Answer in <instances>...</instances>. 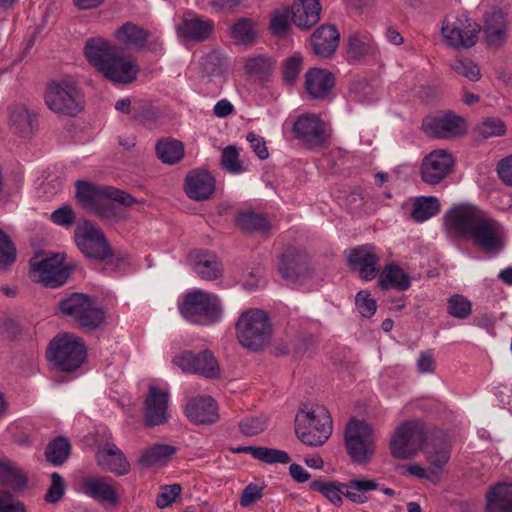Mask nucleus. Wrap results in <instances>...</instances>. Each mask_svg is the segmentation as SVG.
I'll return each mask as SVG.
<instances>
[{
  "label": "nucleus",
  "instance_id": "nucleus-1",
  "mask_svg": "<svg viewBox=\"0 0 512 512\" xmlns=\"http://www.w3.org/2000/svg\"><path fill=\"white\" fill-rule=\"evenodd\" d=\"M445 226L449 235L470 240L485 253L498 254L504 248L502 226L477 206H454L445 215Z\"/></svg>",
  "mask_w": 512,
  "mask_h": 512
},
{
  "label": "nucleus",
  "instance_id": "nucleus-2",
  "mask_svg": "<svg viewBox=\"0 0 512 512\" xmlns=\"http://www.w3.org/2000/svg\"><path fill=\"white\" fill-rule=\"evenodd\" d=\"M84 55L88 62L113 83L130 84L137 78L139 66L131 56L121 54L117 46L104 38L86 41Z\"/></svg>",
  "mask_w": 512,
  "mask_h": 512
},
{
  "label": "nucleus",
  "instance_id": "nucleus-3",
  "mask_svg": "<svg viewBox=\"0 0 512 512\" xmlns=\"http://www.w3.org/2000/svg\"><path fill=\"white\" fill-rule=\"evenodd\" d=\"M75 197L82 207L102 219L117 217V207L111 203L115 201L125 207L137 203V200L129 193L112 186L96 185L85 180H77L75 183Z\"/></svg>",
  "mask_w": 512,
  "mask_h": 512
},
{
  "label": "nucleus",
  "instance_id": "nucleus-4",
  "mask_svg": "<svg viewBox=\"0 0 512 512\" xmlns=\"http://www.w3.org/2000/svg\"><path fill=\"white\" fill-rule=\"evenodd\" d=\"M295 433L305 445H323L332 433V418L329 411L320 405L308 408L303 404L295 418Z\"/></svg>",
  "mask_w": 512,
  "mask_h": 512
},
{
  "label": "nucleus",
  "instance_id": "nucleus-5",
  "mask_svg": "<svg viewBox=\"0 0 512 512\" xmlns=\"http://www.w3.org/2000/svg\"><path fill=\"white\" fill-rule=\"evenodd\" d=\"M235 330L238 342L254 352L265 348L272 337V325L267 313L256 308L241 313Z\"/></svg>",
  "mask_w": 512,
  "mask_h": 512
},
{
  "label": "nucleus",
  "instance_id": "nucleus-6",
  "mask_svg": "<svg viewBox=\"0 0 512 512\" xmlns=\"http://www.w3.org/2000/svg\"><path fill=\"white\" fill-rule=\"evenodd\" d=\"M57 308L62 316L73 320L77 327L94 331L105 321L106 313L103 308L96 306L92 297L84 293H71L62 298Z\"/></svg>",
  "mask_w": 512,
  "mask_h": 512
},
{
  "label": "nucleus",
  "instance_id": "nucleus-7",
  "mask_svg": "<svg viewBox=\"0 0 512 512\" xmlns=\"http://www.w3.org/2000/svg\"><path fill=\"white\" fill-rule=\"evenodd\" d=\"M179 312L191 324L210 326L221 319L223 308L217 295L197 289L184 296Z\"/></svg>",
  "mask_w": 512,
  "mask_h": 512
},
{
  "label": "nucleus",
  "instance_id": "nucleus-8",
  "mask_svg": "<svg viewBox=\"0 0 512 512\" xmlns=\"http://www.w3.org/2000/svg\"><path fill=\"white\" fill-rule=\"evenodd\" d=\"M87 350L83 340L71 333L55 336L49 343L46 358L56 369L73 372L85 362Z\"/></svg>",
  "mask_w": 512,
  "mask_h": 512
},
{
  "label": "nucleus",
  "instance_id": "nucleus-9",
  "mask_svg": "<svg viewBox=\"0 0 512 512\" xmlns=\"http://www.w3.org/2000/svg\"><path fill=\"white\" fill-rule=\"evenodd\" d=\"M45 103L54 113L74 117L83 111L85 98L81 89L72 80L51 81L45 91Z\"/></svg>",
  "mask_w": 512,
  "mask_h": 512
},
{
  "label": "nucleus",
  "instance_id": "nucleus-10",
  "mask_svg": "<svg viewBox=\"0 0 512 512\" xmlns=\"http://www.w3.org/2000/svg\"><path fill=\"white\" fill-rule=\"evenodd\" d=\"M345 445L352 461L367 464L375 453L374 431L364 421L351 419L345 428Z\"/></svg>",
  "mask_w": 512,
  "mask_h": 512
},
{
  "label": "nucleus",
  "instance_id": "nucleus-11",
  "mask_svg": "<svg viewBox=\"0 0 512 512\" xmlns=\"http://www.w3.org/2000/svg\"><path fill=\"white\" fill-rule=\"evenodd\" d=\"M75 243L81 253L88 259L103 262L114 256L113 248L103 231L90 220L75 229Z\"/></svg>",
  "mask_w": 512,
  "mask_h": 512
},
{
  "label": "nucleus",
  "instance_id": "nucleus-12",
  "mask_svg": "<svg viewBox=\"0 0 512 512\" xmlns=\"http://www.w3.org/2000/svg\"><path fill=\"white\" fill-rule=\"evenodd\" d=\"M425 440V431L418 422H405L390 439V453L395 459H411L422 449Z\"/></svg>",
  "mask_w": 512,
  "mask_h": 512
},
{
  "label": "nucleus",
  "instance_id": "nucleus-13",
  "mask_svg": "<svg viewBox=\"0 0 512 512\" xmlns=\"http://www.w3.org/2000/svg\"><path fill=\"white\" fill-rule=\"evenodd\" d=\"M292 134L308 149H321L329 141L326 123L315 114L298 116L292 126Z\"/></svg>",
  "mask_w": 512,
  "mask_h": 512
},
{
  "label": "nucleus",
  "instance_id": "nucleus-14",
  "mask_svg": "<svg viewBox=\"0 0 512 512\" xmlns=\"http://www.w3.org/2000/svg\"><path fill=\"white\" fill-rule=\"evenodd\" d=\"M480 31V25L466 16L444 21L441 29L447 44L455 49L473 47L478 41Z\"/></svg>",
  "mask_w": 512,
  "mask_h": 512
},
{
  "label": "nucleus",
  "instance_id": "nucleus-15",
  "mask_svg": "<svg viewBox=\"0 0 512 512\" xmlns=\"http://www.w3.org/2000/svg\"><path fill=\"white\" fill-rule=\"evenodd\" d=\"M172 362L185 373L198 374L209 379H216L220 375L218 361L209 350L197 354L184 351L175 356Z\"/></svg>",
  "mask_w": 512,
  "mask_h": 512
},
{
  "label": "nucleus",
  "instance_id": "nucleus-16",
  "mask_svg": "<svg viewBox=\"0 0 512 512\" xmlns=\"http://www.w3.org/2000/svg\"><path fill=\"white\" fill-rule=\"evenodd\" d=\"M452 154L443 149H437L427 154L420 166V175L424 183L437 185L441 183L454 168Z\"/></svg>",
  "mask_w": 512,
  "mask_h": 512
},
{
  "label": "nucleus",
  "instance_id": "nucleus-17",
  "mask_svg": "<svg viewBox=\"0 0 512 512\" xmlns=\"http://www.w3.org/2000/svg\"><path fill=\"white\" fill-rule=\"evenodd\" d=\"M421 450L431 468V474L439 476L451 457L452 440L446 432L435 431L423 444Z\"/></svg>",
  "mask_w": 512,
  "mask_h": 512
},
{
  "label": "nucleus",
  "instance_id": "nucleus-18",
  "mask_svg": "<svg viewBox=\"0 0 512 512\" xmlns=\"http://www.w3.org/2000/svg\"><path fill=\"white\" fill-rule=\"evenodd\" d=\"M347 265L359 274L362 280L368 281L376 277L380 258L375 247L369 244L360 245L345 251Z\"/></svg>",
  "mask_w": 512,
  "mask_h": 512
},
{
  "label": "nucleus",
  "instance_id": "nucleus-19",
  "mask_svg": "<svg viewBox=\"0 0 512 512\" xmlns=\"http://www.w3.org/2000/svg\"><path fill=\"white\" fill-rule=\"evenodd\" d=\"M32 270L39 274L40 281L47 287L63 285L70 276V268L64 266L58 255L40 258L36 255L30 261Z\"/></svg>",
  "mask_w": 512,
  "mask_h": 512
},
{
  "label": "nucleus",
  "instance_id": "nucleus-20",
  "mask_svg": "<svg viewBox=\"0 0 512 512\" xmlns=\"http://www.w3.org/2000/svg\"><path fill=\"white\" fill-rule=\"evenodd\" d=\"M463 123L461 117L451 113L427 116L423 119L422 130L432 138L451 139L462 133Z\"/></svg>",
  "mask_w": 512,
  "mask_h": 512
},
{
  "label": "nucleus",
  "instance_id": "nucleus-21",
  "mask_svg": "<svg viewBox=\"0 0 512 512\" xmlns=\"http://www.w3.org/2000/svg\"><path fill=\"white\" fill-rule=\"evenodd\" d=\"M168 401V392L162 391L156 386H151L149 388L144 401L143 422L145 426H158L165 424L168 421Z\"/></svg>",
  "mask_w": 512,
  "mask_h": 512
},
{
  "label": "nucleus",
  "instance_id": "nucleus-22",
  "mask_svg": "<svg viewBox=\"0 0 512 512\" xmlns=\"http://www.w3.org/2000/svg\"><path fill=\"white\" fill-rule=\"evenodd\" d=\"M278 271L285 280H298L309 272L308 255L297 248H287L279 259Z\"/></svg>",
  "mask_w": 512,
  "mask_h": 512
},
{
  "label": "nucleus",
  "instance_id": "nucleus-23",
  "mask_svg": "<svg viewBox=\"0 0 512 512\" xmlns=\"http://www.w3.org/2000/svg\"><path fill=\"white\" fill-rule=\"evenodd\" d=\"M188 261L194 272L204 280L212 281L222 276V263L215 254L207 250L191 251Z\"/></svg>",
  "mask_w": 512,
  "mask_h": 512
},
{
  "label": "nucleus",
  "instance_id": "nucleus-24",
  "mask_svg": "<svg viewBox=\"0 0 512 512\" xmlns=\"http://www.w3.org/2000/svg\"><path fill=\"white\" fill-rule=\"evenodd\" d=\"M184 190L190 199L207 200L214 193L215 179L205 170H192L185 178Z\"/></svg>",
  "mask_w": 512,
  "mask_h": 512
},
{
  "label": "nucleus",
  "instance_id": "nucleus-25",
  "mask_svg": "<svg viewBox=\"0 0 512 512\" xmlns=\"http://www.w3.org/2000/svg\"><path fill=\"white\" fill-rule=\"evenodd\" d=\"M96 462L103 470L117 476H124L130 472L131 466L125 454L114 444L106 443L96 452Z\"/></svg>",
  "mask_w": 512,
  "mask_h": 512
},
{
  "label": "nucleus",
  "instance_id": "nucleus-26",
  "mask_svg": "<svg viewBox=\"0 0 512 512\" xmlns=\"http://www.w3.org/2000/svg\"><path fill=\"white\" fill-rule=\"evenodd\" d=\"M113 484L110 477H86L82 480L81 491L97 502L116 505L118 497Z\"/></svg>",
  "mask_w": 512,
  "mask_h": 512
},
{
  "label": "nucleus",
  "instance_id": "nucleus-27",
  "mask_svg": "<svg viewBox=\"0 0 512 512\" xmlns=\"http://www.w3.org/2000/svg\"><path fill=\"white\" fill-rule=\"evenodd\" d=\"M379 52L372 35L366 31H355L347 37V56L351 61L374 58Z\"/></svg>",
  "mask_w": 512,
  "mask_h": 512
},
{
  "label": "nucleus",
  "instance_id": "nucleus-28",
  "mask_svg": "<svg viewBox=\"0 0 512 512\" xmlns=\"http://www.w3.org/2000/svg\"><path fill=\"white\" fill-rule=\"evenodd\" d=\"M184 413L195 424H210L218 419L216 402L210 396L190 399L185 406Z\"/></svg>",
  "mask_w": 512,
  "mask_h": 512
},
{
  "label": "nucleus",
  "instance_id": "nucleus-29",
  "mask_svg": "<svg viewBox=\"0 0 512 512\" xmlns=\"http://www.w3.org/2000/svg\"><path fill=\"white\" fill-rule=\"evenodd\" d=\"M334 86V75L324 69L312 68L305 75V89L312 99H326Z\"/></svg>",
  "mask_w": 512,
  "mask_h": 512
},
{
  "label": "nucleus",
  "instance_id": "nucleus-30",
  "mask_svg": "<svg viewBox=\"0 0 512 512\" xmlns=\"http://www.w3.org/2000/svg\"><path fill=\"white\" fill-rule=\"evenodd\" d=\"M340 34L333 25H321L311 36V45L315 55L330 57L338 47Z\"/></svg>",
  "mask_w": 512,
  "mask_h": 512
},
{
  "label": "nucleus",
  "instance_id": "nucleus-31",
  "mask_svg": "<svg viewBox=\"0 0 512 512\" xmlns=\"http://www.w3.org/2000/svg\"><path fill=\"white\" fill-rule=\"evenodd\" d=\"M290 11L293 24L300 29L308 30L318 23L321 5L318 0H299Z\"/></svg>",
  "mask_w": 512,
  "mask_h": 512
},
{
  "label": "nucleus",
  "instance_id": "nucleus-32",
  "mask_svg": "<svg viewBox=\"0 0 512 512\" xmlns=\"http://www.w3.org/2000/svg\"><path fill=\"white\" fill-rule=\"evenodd\" d=\"M483 31L488 46L499 48L507 38L505 17L501 11L486 14Z\"/></svg>",
  "mask_w": 512,
  "mask_h": 512
},
{
  "label": "nucleus",
  "instance_id": "nucleus-33",
  "mask_svg": "<svg viewBox=\"0 0 512 512\" xmlns=\"http://www.w3.org/2000/svg\"><path fill=\"white\" fill-rule=\"evenodd\" d=\"M214 29L211 20H204L198 16L184 18L178 26L180 36L187 40L202 42L210 37Z\"/></svg>",
  "mask_w": 512,
  "mask_h": 512
},
{
  "label": "nucleus",
  "instance_id": "nucleus-34",
  "mask_svg": "<svg viewBox=\"0 0 512 512\" xmlns=\"http://www.w3.org/2000/svg\"><path fill=\"white\" fill-rule=\"evenodd\" d=\"M486 512H512V483H497L486 495Z\"/></svg>",
  "mask_w": 512,
  "mask_h": 512
},
{
  "label": "nucleus",
  "instance_id": "nucleus-35",
  "mask_svg": "<svg viewBox=\"0 0 512 512\" xmlns=\"http://www.w3.org/2000/svg\"><path fill=\"white\" fill-rule=\"evenodd\" d=\"M9 123L14 133L20 137H30L36 126V115L25 106H15L10 109Z\"/></svg>",
  "mask_w": 512,
  "mask_h": 512
},
{
  "label": "nucleus",
  "instance_id": "nucleus-36",
  "mask_svg": "<svg viewBox=\"0 0 512 512\" xmlns=\"http://www.w3.org/2000/svg\"><path fill=\"white\" fill-rule=\"evenodd\" d=\"M114 36L125 47L141 49L145 46L150 32L132 22H127L114 32Z\"/></svg>",
  "mask_w": 512,
  "mask_h": 512
},
{
  "label": "nucleus",
  "instance_id": "nucleus-37",
  "mask_svg": "<svg viewBox=\"0 0 512 512\" xmlns=\"http://www.w3.org/2000/svg\"><path fill=\"white\" fill-rule=\"evenodd\" d=\"M177 448L169 444H155L142 452L137 463L142 468L164 465L176 453Z\"/></svg>",
  "mask_w": 512,
  "mask_h": 512
},
{
  "label": "nucleus",
  "instance_id": "nucleus-38",
  "mask_svg": "<svg viewBox=\"0 0 512 512\" xmlns=\"http://www.w3.org/2000/svg\"><path fill=\"white\" fill-rule=\"evenodd\" d=\"M378 285L386 290L390 287L406 291L411 285L410 277L397 265H387L378 279Z\"/></svg>",
  "mask_w": 512,
  "mask_h": 512
},
{
  "label": "nucleus",
  "instance_id": "nucleus-39",
  "mask_svg": "<svg viewBox=\"0 0 512 512\" xmlns=\"http://www.w3.org/2000/svg\"><path fill=\"white\" fill-rule=\"evenodd\" d=\"M157 157L165 164H176L184 156V144L173 138H163L155 146Z\"/></svg>",
  "mask_w": 512,
  "mask_h": 512
},
{
  "label": "nucleus",
  "instance_id": "nucleus-40",
  "mask_svg": "<svg viewBox=\"0 0 512 512\" xmlns=\"http://www.w3.org/2000/svg\"><path fill=\"white\" fill-rule=\"evenodd\" d=\"M0 485L22 491L27 486V477L11 461L0 460Z\"/></svg>",
  "mask_w": 512,
  "mask_h": 512
},
{
  "label": "nucleus",
  "instance_id": "nucleus-41",
  "mask_svg": "<svg viewBox=\"0 0 512 512\" xmlns=\"http://www.w3.org/2000/svg\"><path fill=\"white\" fill-rule=\"evenodd\" d=\"M274 66L275 62L271 58L259 55L247 59L244 69L250 77L263 82L272 75Z\"/></svg>",
  "mask_w": 512,
  "mask_h": 512
},
{
  "label": "nucleus",
  "instance_id": "nucleus-42",
  "mask_svg": "<svg viewBox=\"0 0 512 512\" xmlns=\"http://www.w3.org/2000/svg\"><path fill=\"white\" fill-rule=\"evenodd\" d=\"M71 452V445L67 438L58 436L48 443L45 449V457L54 466H60L66 462Z\"/></svg>",
  "mask_w": 512,
  "mask_h": 512
},
{
  "label": "nucleus",
  "instance_id": "nucleus-43",
  "mask_svg": "<svg viewBox=\"0 0 512 512\" xmlns=\"http://www.w3.org/2000/svg\"><path fill=\"white\" fill-rule=\"evenodd\" d=\"M344 496L353 503L363 504L367 502L368 498L364 495L365 492L376 490L378 483L371 479H352L345 483Z\"/></svg>",
  "mask_w": 512,
  "mask_h": 512
},
{
  "label": "nucleus",
  "instance_id": "nucleus-44",
  "mask_svg": "<svg viewBox=\"0 0 512 512\" xmlns=\"http://www.w3.org/2000/svg\"><path fill=\"white\" fill-rule=\"evenodd\" d=\"M310 489L320 492L332 504L341 506L343 503L342 495L344 496L346 487L345 483L338 481L325 482L322 480H314L310 484Z\"/></svg>",
  "mask_w": 512,
  "mask_h": 512
},
{
  "label": "nucleus",
  "instance_id": "nucleus-45",
  "mask_svg": "<svg viewBox=\"0 0 512 512\" xmlns=\"http://www.w3.org/2000/svg\"><path fill=\"white\" fill-rule=\"evenodd\" d=\"M236 225L244 232H266L270 229L267 219L254 211L238 213Z\"/></svg>",
  "mask_w": 512,
  "mask_h": 512
},
{
  "label": "nucleus",
  "instance_id": "nucleus-46",
  "mask_svg": "<svg viewBox=\"0 0 512 512\" xmlns=\"http://www.w3.org/2000/svg\"><path fill=\"white\" fill-rule=\"evenodd\" d=\"M440 211V202L438 198L421 196L415 200L412 218L417 222H423L437 215Z\"/></svg>",
  "mask_w": 512,
  "mask_h": 512
},
{
  "label": "nucleus",
  "instance_id": "nucleus-47",
  "mask_svg": "<svg viewBox=\"0 0 512 512\" xmlns=\"http://www.w3.org/2000/svg\"><path fill=\"white\" fill-rule=\"evenodd\" d=\"M291 11L287 7L276 9L271 13L269 28L271 33L279 38H284L290 30Z\"/></svg>",
  "mask_w": 512,
  "mask_h": 512
},
{
  "label": "nucleus",
  "instance_id": "nucleus-48",
  "mask_svg": "<svg viewBox=\"0 0 512 512\" xmlns=\"http://www.w3.org/2000/svg\"><path fill=\"white\" fill-rule=\"evenodd\" d=\"M447 313L456 319H467L472 313V303L461 294H453L447 299Z\"/></svg>",
  "mask_w": 512,
  "mask_h": 512
},
{
  "label": "nucleus",
  "instance_id": "nucleus-49",
  "mask_svg": "<svg viewBox=\"0 0 512 512\" xmlns=\"http://www.w3.org/2000/svg\"><path fill=\"white\" fill-rule=\"evenodd\" d=\"M449 66L456 74L472 82H477L481 79L480 68L470 58L457 57L450 62Z\"/></svg>",
  "mask_w": 512,
  "mask_h": 512
},
{
  "label": "nucleus",
  "instance_id": "nucleus-50",
  "mask_svg": "<svg viewBox=\"0 0 512 512\" xmlns=\"http://www.w3.org/2000/svg\"><path fill=\"white\" fill-rule=\"evenodd\" d=\"M302 56L294 54L286 58L281 65L282 80L287 86H293L302 70Z\"/></svg>",
  "mask_w": 512,
  "mask_h": 512
},
{
  "label": "nucleus",
  "instance_id": "nucleus-51",
  "mask_svg": "<svg viewBox=\"0 0 512 512\" xmlns=\"http://www.w3.org/2000/svg\"><path fill=\"white\" fill-rule=\"evenodd\" d=\"M232 37L237 43L250 44L256 38L255 24L250 19H240L232 27Z\"/></svg>",
  "mask_w": 512,
  "mask_h": 512
},
{
  "label": "nucleus",
  "instance_id": "nucleus-52",
  "mask_svg": "<svg viewBox=\"0 0 512 512\" xmlns=\"http://www.w3.org/2000/svg\"><path fill=\"white\" fill-rule=\"evenodd\" d=\"M15 260V245L10 237L0 229V270H6Z\"/></svg>",
  "mask_w": 512,
  "mask_h": 512
},
{
  "label": "nucleus",
  "instance_id": "nucleus-53",
  "mask_svg": "<svg viewBox=\"0 0 512 512\" xmlns=\"http://www.w3.org/2000/svg\"><path fill=\"white\" fill-rule=\"evenodd\" d=\"M256 459L267 464H287L291 460L289 454L286 451L267 447L258 448Z\"/></svg>",
  "mask_w": 512,
  "mask_h": 512
},
{
  "label": "nucleus",
  "instance_id": "nucleus-54",
  "mask_svg": "<svg viewBox=\"0 0 512 512\" xmlns=\"http://www.w3.org/2000/svg\"><path fill=\"white\" fill-rule=\"evenodd\" d=\"M66 484L64 478L57 472L51 474V485L44 499L47 503L55 504L61 500L65 493Z\"/></svg>",
  "mask_w": 512,
  "mask_h": 512
},
{
  "label": "nucleus",
  "instance_id": "nucleus-55",
  "mask_svg": "<svg viewBox=\"0 0 512 512\" xmlns=\"http://www.w3.org/2000/svg\"><path fill=\"white\" fill-rule=\"evenodd\" d=\"M477 131L480 136L487 139L504 135L506 126L500 119L488 118L478 126Z\"/></svg>",
  "mask_w": 512,
  "mask_h": 512
},
{
  "label": "nucleus",
  "instance_id": "nucleus-56",
  "mask_svg": "<svg viewBox=\"0 0 512 512\" xmlns=\"http://www.w3.org/2000/svg\"><path fill=\"white\" fill-rule=\"evenodd\" d=\"M222 166L230 173H240L243 166L239 160V153L234 146H228L222 151Z\"/></svg>",
  "mask_w": 512,
  "mask_h": 512
},
{
  "label": "nucleus",
  "instance_id": "nucleus-57",
  "mask_svg": "<svg viewBox=\"0 0 512 512\" xmlns=\"http://www.w3.org/2000/svg\"><path fill=\"white\" fill-rule=\"evenodd\" d=\"M50 220L55 225L71 227L76 222V213L70 205H62L51 213Z\"/></svg>",
  "mask_w": 512,
  "mask_h": 512
},
{
  "label": "nucleus",
  "instance_id": "nucleus-58",
  "mask_svg": "<svg viewBox=\"0 0 512 512\" xmlns=\"http://www.w3.org/2000/svg\"><path fill=\"white\" fill-rule=\"evenodd\" d=\"M355 304L362 317L370 318L376 312V301L370 297L368 291H359L356 295Z\"/></svg>",
  "mask_w": 512,
  "mask_h": 512
},
{
  "label": "nucleus",
  "instance_id": "nucleus-59",
  "mask_svg": "<svg viewBox=\"0 0 512 512\" xmlns=\"http://www.w3.org/2000/svg\"><path fill=\"white\" fill-rule=\"evenodd\" d=\"M181 492L182 487L180 484L165 485L161 488V491L157 496V507L163 509L171 505L175 501L176 497L181 494Z\"/></svg>",
  "mask_w": 512,
  "mask_h": 512
},
{
  "label": "nucleus",
  "instance_id": "nucleus-60",
  "mask_svg": "<svg viewBox=\"0 0 512 512\" xmlns=\"http://www.w3.org/2000/svg\"><path fill=\"white\" fill-rule=\"evenodd\" d=\"M241 432L246 436H254L264 431L266 420L262 417H246L239 423Z\"/></svg>",
  "mask_w": 512,
  "mask_h": 512
},
{
  "label": "nucleus",
  "instance_id": "nucleus-61",
  "mask_svg": "<svg viewBox=\"0 0 512 512\" xmlns=\"http://www.w3.org/2000/svg\"><path fill=\"white\" fill-rule=\"evenodd\" d=\"M263 497V487L254 483L248 484L242 491L240 505L250 507Z\"/></svg>",
  "mask_w": 512,
  "mask_h": 512
},
{
  "label": "nucleus",
  "instance_id": "nucleus-62",
  "mask_svg": "<svg viewBox=\"0 0 512 512\" xmlns=\"http://www.w3.org/2000/svg\"><path fill=\"white\" fill-rule=\"evenodd\" d=\"M246 139L250 143L252 150L259 159L265 160L269 157L266 141L262 136L256 134L255 132H249L246 136Z\"/></svg>",
  "mask_w": 512,
  "mask_h": 512
},
{
  "label": "nucleus",
  "instance_id": "nucleus-63",
  "mask_svg": "<svg viewBox=\"0 0 512 512\" xmlns=\"http://www.w3.org/2000/svg\"><path fill=\"white\" fill-rule=\"evenodd\" d=\"M0 512H25L21 502H14L9 491H0Z\"/></svg>",
  "mask_w": 512,
  "mask_h": 512
},
{
  "label": "nucleus",
  "instance_id": "nucleus-64",
  "mask_svg": "<svg viewBox=\"0 0 512 512\" xmlns=\"http://www.w3.org/2000/svg\"><path fill=\"white\" fill-rule=\"evenodd\" d=\"M499 178L507 185L512 186V155L499 161L497 165Z\"/></svg>",
  "mask_w": 512,
  "mask_h": 512
}]
</instances>
